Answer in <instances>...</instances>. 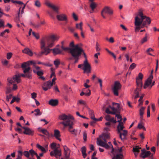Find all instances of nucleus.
<instances>
[{"label":"nucleus","mask_w":159,"mask_h":159,"mask_svg":"<svg viewBox=\"0 0 159 159\" xmlns=\"http://www.w3.org/2000/svg\"><path fill=\"white\" fill-rule=\"evenodd\" d=\"M41 48L42 51L41 52L39 53L38 56L39 57L41 56L43 54L46 55H47L51 51V49L48 48L47 47H45L46 43L44 39H41Z\"/></svg>","instance_id":"nucleus-5"},{"label":"nucleus","mask_w":159,"mask_h":159,"mask_svg":"<svg viewBox=\"0 0 159 159\" xmlns=\"http://www.w3.org/2000/svg\"><path fill=\"white\" fill-rule=\"evenodd\" d=\"M64 41H63L61 42V48L62 49L65 51H67L69 50L70 51V52L71 54V51L73 49H70V48L69 47H65L64 46Z\"/></svg>","instance_id":"nucleus-26"},{"label":"nucleus","mask_w":159,"mask_h":159,"mask_svg":"<svg viewBox=\"0 0 159 159\" xmlns=\"http://www.w3.org/2000/svg\"><path fill=\"white\" fill-rule=\"evenodd\" d=\"M81 151L82 152V154L83 157L84 158H85L87 155L86 153V148L85 146L82 147L81 148Z\"/></svg>","instance_id":"nucleus-24"},{"label":"nucleus","mask_w":159,"mask_h":159,"mask_svg":"<svg viewBox=\"0 0 159 159\" xmlns=\"http://www.w3.org/2000/svg\"><path fill=\"white\" fill-rule=\"evenodd\" d=\"M85 89H83L82 90L83 91L80 93V95L81 96H83L84 95H85L86 96H89L91 94V91L89 89H88L87 90V92L84 93L83 91H85Z\"/></svg>","instance_id":"nucleus-22"},{"label":"nucleus","mask_w":159,"mask_h":159,"mask_svg":"<svg viewBox=\"0 0 159 159\" xmlns=\"http://www.w3.org/2000/svg\"><path fill=\"white\" fill-rule=\"evenodd\" d=\"M21 75V74L20 75ZM21 76V75H15L13 77V80L16 81L17 83H19L20 82V77ZM21 77H22L21 76Z\"/></svg>","instance_id":"nucleus-25"},{"label":"nucleus","mask_w":159,"mask_h":159,"mask_svg":"<svg viewBox=\"0 0 159 159\" xmlns=\"http://www.w3.org/2000/svg\"><path fill=\"white\" fill-rule=\"evenodd\" d=\"M57 20L58 21H67V17L66 15L65 14L58 15L56 16Z\"/></svg>","instance_id":"nucleus-10"},{"label":"nucleus","mask_w":159,"mask_h":159,"mask_svg":"<svg viewBox=\"0 0 159 159\" xmlns=\"http://www.w3.org/2000/svg\"><path fill=\"white\" fill-rule=\"evenodd\" d=\"M45 4L48 7L52 8L53 10L56 12L58 14L59 13V8L58 7L53 4H51L48 2H46L45 3Z\"/></svg>","instance_id":"nucleus-9"},{"label":"nucleus","mask_w":159,"mask_h":159,"mask_svg":"<svg viewBox=\"0 0 159 159\" xmlns=\"http://www.w3.org/2000/svg\"><path fill=\"white\" fill-rule=\"evenodd\" d=\"M141 149V148L138 146H135L133 147V151L134 152L139 153L140 152L139 149Z\"/></svg>","instance_id":"nucleus-32"},{"label":"nucleus","mask_w":159,"mask_h":159,"mask_svg":"<svg viewBox=\"0 0 159 159\" xmlns=\"http://www.w3.org/2000/svg\"><path fill=\"white\" fill-rule=\"evenodd\" d=\"M87 134L86 131L83 133V139L84 142L87 141Z\"/></svg>","instance_id":"nucleus-52"},{"label":"nucleus","mask_w":159,"mask_h":159,"mask_svg":"<svg viewBox=\"0 0 159 159\" xmlns=\"http://www.w3.org/2000/svg\"><path fill=\"white\" fill-rule=\"evenodd\" d=\"M40 132H41L43 134H45L47 136H49V133L47 130L45 129H42L40 130Z\"/></svg>","instance_id":"nucleus-38"},{"label":"nucleus","mask_w":159,"mask_h":159,"mask_svg":"<svg viewBox=\"0 0 159 159\" xmlns=\"http://www.w3.org/2000/svg\"><path fill=\"white\" fill-rule=\"evenodd\" d=\"M63 147L65 157L67 159L69 157V155L70 153V150L66 145L64 146Z\"/></svg>","instance_id":"nucleus-14"},{"label":"nucleus","mask_w":159,"mask_h":159,"mask_svg":"<svg viewBox=\"0 0 159 159\" xmlns=\"http://www.w3.org/2000/svg\"><path fill=\"white\" fill-rule=\"evenodd\" d=\"M11 2L13 3L17 4L19 5L23 4V2L20 1H15L14 0H11Z\"/></svg>","instance_id":"nucleus-47"},{"label":"nucleus","mask_w":159,"mask_h":159,"mask_svg":"<svg viewBox=\"0 0 159 159\" xmlns=\"http://www.w3.org/2000/svg\"><path fill=\"white\" fill-rule=\"evenodd\" d=\"M54 136L57 140L61 141V139L60 138L61 134L60 131L58 130H55L54 131Z\"/></svg>","instance_id":"nucleus-18"},{"label":"nucleus","mask_w":159,"mask_h":159,"mask_svg":"<svg viewBox=\"0 0 159 159\" xmlns=\"http://www.w3.org/2000/svg\"><path fill=\"white\" fill-rule=\"evenodd\" d=\"M109 107L106 109L105 112L107 114H111L113 115H115V113L114 112H112L110 111Z\"/></svg>","instance_id":"nucleus-49"},{"label":"nucleus","mask_w":159,"mask_h":159,"mask_svg":"<svg viewBox=\"0 0 159 159\" xmlns=\"http://www.w3.org/2000/svg\"><path fill=\"white\" fill-rule=\"evenodd\" d=\"M151 152L149 151H146L145 149H143L141 150V153L140 157L143 159H144L151 155Z\"/></svg>","instance_id":"nucleus-12"},{"label":"nucleus","mask_w":159,"mask_h":159,"mask_svg":"<svg viewBox=\"0 0 159 159\" xmlns=\"http://www.w3.org/2000/svg\"><path fill=\"white\" fill-rule=\"evenodd\" d=\"M136 83L137 87L142 88V87L143 86L142 80L138 79V78H136Z\"/></svg>","instance_id":"nucleus-27"},{"label":"nucleus","mask_w":159,"mask_h":159,"mask_svg":"<svg viewBox=\"0 0 159 159\" xmlns=\"http://www.w3.org/2000/svg\"><path fill=\"white\" fill-rule=\"evenodd\" d=\"M51 51H52L54 55L62 54V50L57 48L51 49Z\"/></svg>","instance_id":"nucleus-17"},{"label":"nucleus","mask_w":159,"mask_h":159,"mask_svg":"<svg viewBox=\"0 0 159 159\" xmlns=\"http://www.w3.org/2000/svg\"><path fill=\"white\" fill-rule=\"evenodd\" d=\"M29 152L32 157H33L35 155L36 156L37 154L33 149L30 150H29Z\"/></svg>","instance_id":"nucleus-40"},{"label":"nucleus","mask_w":159,"mask_h":159,"mask_svg":"<svg viewBox=\"0 0 159 159\" xmlns=\"http://www.w3.org/2000/svg\"><path fill=\"white\" fill-rule=\"evenodd\" d=\"M48 103L52 106H55L58 105V101L57 99H52L49 101Z\"/></svg>","instance_id":"nucleus-19"},{"label":"nucleus","mask_w":159,"mask_h":159,"mask_svg":"<svg viewBox=\"0 0 159 159\" xmlns=\"http://www.w3.org/2000/svg\"><path fill=\"white\" fill-rule=\"evenodd\" d=\"M11 91V89L10 87H8L7 88L6 91V94H8L10 93Z\"/></svg>","instance_id":"nucleus-61"},{"label":"nucleus","mask_w":159,"mask_h":159,"mask_svg":"<svg viewBox=\"0 0 159 159\" xmlns=\"http://www.w3.org/2000/svg\"><path fill=\"white\" fill-rule=\"evenodd\" d=\"M31 98L34 100L36 99L35 98L37 97V94L35 92L32 93L31 94Z\"/></svg>","instance_id":"nucleus-58"},{"label":"nucleus","mask_w":159,"mask_h":159,"mask_svg":"<svg viewBox=\"0 0 159 159\" xmlns=\"http://www.w3.org/2000/svg\"><path fill=\"white\" fill-rule=\"evenodd\" d=\"M23 154L26 157L29 158L28 159H34V158H29L30 153L29 152V151H25L23 152Z\"/></svg>","instance_id":"nucleus-37"},{"label":"nucleus","mask_w":159,"mask_h":159,"mask_svg":"<svg viewBox=\"0 0 159 159\" xmlns=\"http://www.w3.org/2000/svg\"><path fill=\"white\" fill-rule=\"evenodd\" d=\"M18 154L17 158L16 159H22V152L20 151H18Z\"/></svg>","instance_id":"nucleus-44"},{"label":"nucleus","mask_w":159,"mask_h":159,"mask_svg":"<svg viewBox=\"0 0 159 159\" xmlns=\"http://www.w3.org/2000/svg\"><path fill=\"white\" fill-rule=\"evenodd\" d=\"M137 16H138L139 17V16L140 17V19H142L141 21L143 20V19L146 17V16L143 15V10L141 9L139 10Z\"/></svg>","instance_id":"nucleus-20"},{"label":"nucleus","mask_w":159,"mask_h":159,"mask_svg":"<svg viewBox=\"0 0 159 159\" xmlns=\"http://www.w3.org/2000/svg\"><path fill=\"white\" fill-rule=\"evenodd\" d=\"M136 66V65L134 63H132L130 66L129 69L133 70L134 69Z\"/></svg>","instance_id":"nucleus-54"},{"label":"nucleus","mask_w":159,"mask_h":159,"mask_svg":"<svg viewBox=\"0 0 159 159\" xmlns=\"http://www.w3.org/2000/svg\"><path fill=\"white\" fill-rule=\"evenodd\" d=\"M145 109V107H142L139 110V114L140 115H143L144 114V111Z\"/></svg>","instance_id":"nucleus-50"},{"label":"nucleus","mask_w":159,"mask_h":159,"mask_svg":"<svg viewBox=\"0 0 159 159\" xmlns=\"http://www.w3.org/2000/svg\"><path fill=\"white\" fill-rule=\"evenodd\" d=\"M31 24L33 25L34 28H35L36 29H38L39 28H40L41 26V25L40 24V23H38L37 24H34L33 23L31 22Z\"/></svg>","instance_id":"nucleus-46"},{"label":"nucleus","mask_w":159,"mask_h":159,"mask_svg":"<svg viewBox=\"0 0 159 159\" xmlns=\"http://www.w3.org/2000/svg\"><path fill=\"white\" fill-rule=\"evenodd\" d=\"M34 111L36 112V113H34V115L35 116H40L42 114V112H40V110L38 108L34 110Z\"/></svg>","instance_id":"nucleus-39"},{"label":"nucleus","mask_w":159,"mask_h":159,"mask_svg":"<svg viewBox=\"0 0 159 159\" xmlns=\"http://www.w3.org/2000/svg\"><path fill=\"white\" fill-rule=\"evenodd\" d=\"M36 62L33 61H30L23 62L21 65V67L23 70L24 74H21V76L24 78L31 79L32 78V74L31 71H30V64L33 65V67L35 69L36 71L40 69L39 67L36 66Z\"/></svg>","instance_id":"nucleus-1"},{"label":"nucleus","mask_w":159,"mask_h":159,"mask_svg":"<svg viewBox=\"0 0 159 159\" xmlns=\"http://www.w3.org/2000/svg\"><path fill=\"white\" fill-rule=\"evenodd\" d=\"M23 52L25 53L28 55L30 56H32L33 55V53L32 51L28 48H25L23 50Z\"/></svg>","instance_id":"nucleus-21"},{"label":"nucleus","mask_w":159,"mask_h":159,"mask_svg":"<svg viewBox=\"0 0 159 159\" xmlns=\"http://www.w3.org/2000/svg\"><path fill=\"white\" fill-rule=\"evenodd\" d=\"M13 78L12 79L10 77L8 78L7 79V81L10 84H12L14 82L13 81Z\"/></svg>","instance_id":"nucleus-60"},{"label":"nucleus","mask_w":159,"mask_h":159,"mask_svg":"<svg viewBox=\"0 0 159 159\" xmlns=\"http://www.w3.org/2000/svg\"><path fill=\"white\" fill-rule=\"evenodd\" d=\"M50 155L51 156H54L56 158H57L58 156L60 157L61 155V150L60 149H58V148H56L50 152Z\"/></svg>","instance_id":"nucleus-8"},{"label":"nucleus","mask_w":159,"mask_h":159,"mask_svg":"<svg viewBox=\"0 0 159 159\" xmlns=\"http://www.w3.org/2000/svg\"><path fill=\"white\" fill-rule=\"evenodd\" d=\"M127 131L126 130H123V133H122L120 132V133H118L119 134V137L122 140H124L125 138V137L127 134Z\"/></svg>","instance_id":"nucleus-16"},{"label":"nucleus","mask_w":159,"mask_h":159,"mask_svg":"<svg viewBox=\"0 0 159 159\" xmlns=\"http://www.w3.org/2000/svg\"><path fill=\"white\" fill-rule=\"evenodd\" d=\"M59 118L61 120H66L65 121L61 122L60 124L63 125L65 127L68 126L69 131L72 134L76 135L77 130L74 129L73 130H71L73 128V125L74 124L73 121L71 120L74 119L73 116L69 114L66 115L63 114L59 116Z\"/></svg>","instance_id":"nucleus-2"},{"label":"nucleus","mask_w":159,"mask_h":159,"mask_svg":"<svg viewBox=\"0 0 159 159\" xmlns=\"http://www.w3.org/2000/svg\"><path fill=\"white\" fill-rule=\"evenodd\" d=\"M142 19H140L138 16H136L135 18L134 24L136 26H140L141 24L143 26H145L147 25H149L151 22L150 18L149 17H147L146 16L144 19L141 21Z\"/></svg>","instance_id":"nucleus-4"},{"label":"nucleus","mask_w":159,"mask_h":159,"mask_svg":"<svg viewBox=\"0 0 159 159\" xmlns=\"http://www.w3.org/2000/svg\"><path fill=\"white\" fill-rule=\"evenodd\" d=\"M54 64L56 67H58L59 65L60 64V61L59 59H57L54 61Z\"/></svg>","instance_id":"nucleus-43"},{"label":"nucleus","mask_w":159,"mask_h":159,"mask_svg":"<svg viewBox=\"0 0 159 159\" xmlns=\"http://www.w3.org/2000/svg\"><path fill=\"white\" fill-rule=\"evenodd\" d=\"M142 88L137 87L134 90V93L136 95L134 97V98L136 99L139 97V93L140 91L141 90Z\"/></svg>","instance_id":"nucleus-23"},{"label":"nucleus","mask_w":159,"mask_h":159,"mask_svg":"<svg viewBox=\"0 0 159 159\" xmlns=\"http://www.w3.org/2000/svg\"><path fill=\"white\" fill-rule=\"evenodd\" d=\"M33 72L36 74L39 77L41 76H43V71L42 70H40V71H36L35 69H33Z\"/></svg>","instance_id":"nucleus-28"},{"label":"nucleus","mask_w":159,"mask_h":159,"mask_svg":"<svg viewBox=\"0 0 159 159\" xmlns=\"http://www.w3.org/2000/svg\"><path fill=\"white\" fill-rule=\"evenodd\" d=\"M143 77V74L141 73H139L138 75V77H137L136 78H138V79L142 80Z\"/></svg>","instance_id":"nucleus-64"},{"label":"nucleus","mask_w":159,"mask_h":159,"mask_svg":"<svg viewBox=\"0 0 159 159\" xmlns=\"http://www.w3.org/2000/svg\"><path fill=\"white\" fill-rule=\"evenodd\" d=\"M99 45L98 44V43L97 42H96V51L99 52L100 50V48H99Z\"/></svg>","instance_id":"nucleus-59"},{"label":"nucleus","mask_w":159,"mask_h":159,"mask_svg":"<svg viewBox=\"0 0 159 159\" xmlns=\"http://www.w3.org/2000/svg\"><path fill=\"white\" fill-rule=\"evenodd\" d=\"M153 78V75H150L146 80L143 86V88L144 89H146L151 84Z\"/></svg>","instance_id":"nucleus-11"},{"label":"nucleus","mask_w":159,"mask_h":159,"mask_svg":"<svg viewBox=\"0 0 159 159\" xmlns=\"http://www.w3.org/2000/svg\"><path fill=\"white\" fill-rule=\"evenodd\" d=\"M150 116V107L148 106L147 108V116L148 117H149Z\"/></svg>","instance_id":"nucleus-62"},{"label":"nucleus","mask_w":159,"mask_h":159,"mask_svg":"<svg viewBox=\"0 0 159 159\" xmlns=\"http://www.w3.org/2000/svg\"><path fill=\"white\" fill-rule=\"evenodd\" d=\"M54 42L50 41V40L47 39L48 46L47 47L48 48L52 47L54 45Z\"/></svg>","instance_id":"nucleus-29"},{"label":"nucleus","mask_w":159,"mask_h":159,"mask_svg":"<svg viewBox=\"0 0 159 159\" xmlns=\"http://www.w3.org/2000/svg\"><path fill=\"white\" fill-rule=\"evenodd\" d=\"M51 74L50 76V78H51L53 76H54L55 77H56L55 69L52 68H51Z\"/></svg>","instance_id":"nucleus-42"},{"label":"nucleus","mask_w":159,"mask_h":159,"mask_svg":"<svg viewBox=\"0 0 159 159\" xmlns=\"http://www.w3.org/2000/svg\"><path fill=\"white\" fill-rule=\"evenodd\" d=\"M69 46L70 47H73L72 48H70V49H74L75 48V47L76 46H77L79 47H80L78 44H76L75 45L73 42H71Z\"/></svg>","instance_id":"nucleus-45"},{"label":"nucleus","mask_w":159,"mask_h":159,"mask_svg":"<svg viewBox=\"0 0 159 159\" xmlns=\"http://www.w3.org/2000/svg\"><path fill=\"white\" fill-rule=\"evenodd\" d=\"M90 7L92 11H94L95 8L97 7V4L95 2H91Z\"/></svg>","instance_id":"nucleus-36"},{"label":"nucleus","mask_w":159,"mask_h":159,"mask_svg":"<svg viewBox=\"0 0 159 159\" xmlns=\"http://www.w3.org/2000/svg\"><path fill=\"white\" fill-rule=\"evenodd\" d=\"M22 128L24 129L23 133L25 134L29 135H33L34 134V131L31 129L27 127H22Z\"/></svg>","instance_id":"nucleus-13"},{"label":"nucleus","mask_w":159,"mask_h":159,"mask_svg":"<svg viewBox=\"0 0 159 159\" xmlns=\"http://www.w3.org/2000/svg\"><path fill=\"white\" fill-rule=\"evenodd\" d=\"M121 85L118 81H116L115 82L114 86L112 89L113 93L115 96H118L119 95L118 90L121 89Z\"/></svg>","instance_id":"nucleus-6"},{"label":"nucleus","mask_w":159,"mask_h":159,"mask_svg":"<svg viewBox=\"0 0 159 159\" xmlns=\"http://www.w3.org/2000/svg\"><path fill=\"white\" fill-rule=\"evenodd\" d=\"M53 84L51 83L50 81L47 82L46 83V86L48 88V89H50L51 87L52 86Z\"/></svg>","instance_id":"nucleus-41"},{"label":"nucleus","mask_w":159,"mask_h":159,"mask_svg":"<svg viewBox=\"0 0 159 159\" xmlns=\"http://www.w3.org/2000/svg\"><path fill=\"white\" fill-rule=\"evenodd\" d=\"M12 56V53L11 52H9L7 53V59H10L11 57Z\"/></svg>","instance_id":"nucleus-57"},{"label":"nucleus","mask_w":159,"mask_h":159,"mask_svg":"<svg viewBox=\"0 0 159 159\" xmlns=\"http://www.w3.org/2000/svg\"><path fill=\"white\" fill-rule=\"evenodd\" d=\"M124 128L123 124L121 125L119 124L117 126V133H120V132H121L120 131L123 130Z\"/></svg>","instance_id":"nucleus-30"},{"label":"nucleus","mask_w":159,"mask_h":159,"mask_svg":"<svg viewBox=\"0 0 159 159\" xmlns=\"http://www.w3.org/2000/svg\"><path fill=\"white\" fill-rule=\"evenodd\" d=\"M109 107L112 110V112H115V115H116V112H117V109L116 108L114 107H112L111 106H109Z\"/></svg>","instance_id":"nucleus-53"},{"label":"nucleus","mask_w":159,"mask_h":159,"mask_svg":"<svg viewBox=\"0 0 159 159\" xmlns=\"http://www.w3.org/2000/svg\"><path fill=\"white\" fill-rule=\"evenodd\" d=\"M83 67L82 69L84 71V73H90L91 70V66L87 60H85L83 64Z\"/></svg>","instance_id":"nucleus-7"},{"label":"nucleus","mask_w":159,"mask_h":159,"mask_svg":"<svg viewBox=\"0 0 159 159\" xmlns=\"http://www.w3.org/2000/svg\"><path fill=\"white\" fill-rule=\"evenodd\" d=\"M106 143V142H104L101 139L98 140V142L97 143L98 145L103 147Z\"/></svg>","instance_id":"nucleus-34"},{"label":"nucleus","mask_w":159,"mask_h":159,"mask_svg":"<svg viewBox=\"0 0 159 159\" xmlns=\"http://www.w3.org/2000/svg\"><path fill=\"white\" fill-rule=\"evenodd\" d=\"M36 147L39 149L41 150L42 152L45 153L46 152V151L44 148L42 146L39 144H37L36 145Z\"/></svg>","instance_id":"nucleus-33"},{"label":"nucleus","mask_w":159,"mask_h":159,"mask_svg":"<svg viewBox=\"0 0 159 159\" xmlns=\"http://www.w3.org/2000/svg\"><path fill=\"white\" fill-rule=\"evenodd\" d=\"M34 5L36 7H39L41 6L40 3L38 0H36L35 1Z\"/></svg>","instance_id":"nucleus-48"},{"label":"nucleus","mask_w":159,"mask_h":159,"mask_svg":"<svg viewBox=\"0 0 159 159\" xmlns=\"http://www.w3.org/2000/svg\"><path fill=\"white\" fill-rule=\"evenodd\" d=\"M72 50L71 51V55L75 60L74 62V63L78 62L80 59V57L82 53L83 54L84 57L85 59V60H87L86 54L82 48L79 47L77 46H76L75 48Z\"/></svg>","instance_id":"nucleus-3"},{"label":"nucleus","mask_w":159,"mask_h":159,"mask_svg":"<svg viewBox=\"0 0 159 159\" xmlns=\"http://www.w3.org/2000/svg\"><path fill=\"white\" fill-rule=\"evenodd\" d=\"M51 148L52 149H55L56 148V144L55 143H52L50 145Z\"/></svg>","instance_id":"nucleus-55"},{"label":"nucleus","mask_w":159,"mask_h":159,"mask_svg":"<svg viewBox=\"0 0 159 159\" xmlns=\"http://www.w3.org/2000/svg\"><path fill=\"white\" fill-rule=\"evenodd\" d=\"M147 36H146L142 39H141V43L142 44H143L144 43L147 42Z\"/></svg>","instance_id":"nucleus-56"},{"label":"nucleus","mask_w":159,"mask_h":159,"mask_svg":"<svg viewBox=\"0 0 159 159\" xmlns=\"http://www.w3.org/2000/svg\"><path fill=\"white\" fill-rule=\"evenodd\" d=\"M32 34L37 39H39V34L38 33H36L34 32H32Z\"/></svg>","instance_id":"nucleus-51"},{"label":"nucleus","mask_w":159,"mask_h":159,"mask_svg":"<svg viewBox=\"0 0 159 159\" xmlns=\"http://www.w3.org/2000/svg\"><path fill=\"white\" fill-rule=\"evenodd\" d=\"M112 159H123V155L122 154H117Z\"/></svg>","instance_id":"nucleus-31"},{"label":"nucleus","mask_w":159,"mask_h":159,"mask_svg":"<svg viewBox=\"0 0 159 159\" xmlns=\"http://www.w3.org/2000/svg\"><path fill=\"white\" fill-rule=\"evenodd\" d=\"M12 95L11 94H10L9 95H7L6 96V100L7 101L9 102V99H10L12 97Z\"/></svg>","instance_id":"nucleus-63"},{"label":"nucleus","mask_w":159,"mask_h":159,"mask_svg":"<svg viewBox=\"0 0 159 159\" xmlns=\"http://www.w3.org/2000/svg\"><path fill=\"white\" fill-rule=\"evenodd\" d=\"M47 39L50 40V41L54 42L55 40H57V38L54 35H52L50 36Z\"/></svg>","instance_id":"nucleus-35"},{"label":"nucleus","mask_w":159,"mask_h":159,"mask_svg":"<svg viewBox=\"0 0 159 159\" xmlns=\"http://www.w3.org/2000/svg\"><path fill=\"white\" fill-rule=\"evenodd\" d=\"M102 12L107 13L109 15H112L113 13V11L108 7H105L102 11Z\"/></svg>","instance_id":"nucleus-15"}]
</instances>
